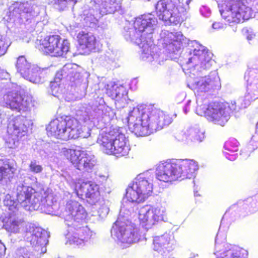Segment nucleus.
I'll use <instances>...</instances> for the list:
<instances>
[{
    "label": "nucleus",
    "instance_id": "774afa93",
    "mask_svg": "<svg viewBox=\"0 0 258 258\" xmlns=\"http://www.w3.org/2000/svg\"><path fill=\"white\" fill-rule=\"evenodd\" d=\"M69 258H75V257H73V256H71V257H70Z\"/></svg>",
    "mask_w": 258,
    "mask_h": 258
},
{
    "label": "nucleus",
    "instance_id": "dca6fc26",
    "mask_svg": "<svg viewBox=\"0 0 258 258\" xmlns=\"http://www.w3.org/2000/svg\"><path fill=\"white\" fill-rule=\"evenodd\" d=\"M179 160H169L161 162L157 166L156 169V178L157 179L165 182H172L181 178H188V171L189 168L180 167L179 169L176 168L178 172L180 173L178 175H174L176 171L174 168L175 164L178 163Z\"/></svg>",
    "mask_w": 258,
    "mask_h": 258
},
{
    "label": "nucleus",
    "instance_id": "cd10ccee",
    "mask_svg": "<svg viewBox=\"0 0 258 258\" xmlns=\"http://www.w3.org/2000/svg\"><path fill=\"white\" fill-rule=\"evenodd\" d=\"M77 39L82 49H87L89 51H92L98 45L95 37L91 33L82 31L78 34Z\"/></svg>",
    "mask_w": 258,
    "mask_h": 258
},
{
    "label": "nucleus",
    "instance_id": "de8ad7c7",
    "mask_svg": "<svg viewBox=\"0 0 258 258\" xmlns=\"http://www.w3.org/2000/svg\"><path fill=\"white\" fill-rule=\"evenodd\" d=\"M59 83L51 82L50 84V89L49 93L54 97H58L59 94L61 93V90L60 89Z\"/></svg>",
    "mask_w": 258,
    "mask_h": 258
},
{
    "label": "nucleus",
    "instance_id": "393cba45",
    "mask_svg": "<svg viewBox=\"0 0 258 258\" xmlns=\"http://www.w3.org/2000/svg\"><path fill=\"white\" fill-rule=\"evenodd\" d=\"M174 244V236L168 233L155 236L153 240V249L162 255L168 253L173 249Z\"/></svg>",
    "mask_w": 258,
    "mask_h": 258
},
{
    "label": "nucleus",
    "instance_id": "ddd939ff",
    "mask_svg": "<svg viewBox=\"0 0 258 258\" xmlns=\"http://www.w3.org/2000/svg\"><path fill=\"white\" fill-rule=\"evenodd\" d=\"M89 76L88 72L77 64L68 63L56 73L54 82L59 83L63 78H69L72 86H78L85 90L88 87Z\"/></svg>",
    "mask_w": 258,
    "mask_h": 258
},
{
    "label": "nucleus",
    "instance_id": "c03bdc74",
    "mask_svg": "<svg viewBox=\"0 0 258 258\" xmlns=\"http://www.w3.org/2000/svg\"><path fill=\"white\" fill-rule=\"evenodd\" d=\"M188 133V128L180 130L175 134V138L179 142H184L186 144H189Z\"/></svg>",
    "mask_w": 258,
    "mask_h": 258
},
{
    "label": "nucleus",
    "instance_id": "58836bf2",
    "mask_svg": "<svg viewBox=\"0 0 258 258\" xmlns=\"http://www.w3.org/2000/svg\"><path fill=\"white\" fill-rule=\"evenodd\" d=\"M3 202L4 205L7 207L8 209L12 211L13 213H15L21 207L17 199L15 200V198L9 194H7L5 196Z\"/></svg>",
    "mask_w": 258,
    "mask_h": 258
},
{
    "label": "nucleus",
    "instance_id": "c85d7f7f",
    "mask_svg": "<svg viewBox=\"0 0 258 258\" xmlns=\"http://www.w3.org/2000/svg\"><path fill=\"white\" fill-rule=\"evenodd\" d=\"M4 227L8 232L17 233L24 225V221L16 216V214H10L9 217L3 220Z\"/></svg>",
    "mask_w": 258,
    "mask_h": 258
},
{
    "label": "nucleus",
    "instance_id": "2eb2a0df",
    "mask_svg": "<svg viewBox=\"0 0 258 258\" xmlns=\"http://www.w3.org/2000/svg\"><path fill=\"white\" fill-rule=\"evenodd\" d=\"M250 9L240 0H229L224 9L220 10L221 16L229 23H239L250 17Z\"/></svg>",
    "mask_w": 258,
    "mask_h": 258
},
{
    "label": "nucleus",
    "instance_id": "680f3d73",
    "mask_svg": "<svg viewBox=\"0 0 258 258\" xmlns=\"http://www.w3.org/2000/svg\"><path fill=\"white\" fill-rule=\"evenodd\" d=\"M191 2V0H187L186 2V5L184 6V4L183 3V7L184 8H186V11H187V10L189 9V6H188V5L189 4V3H190Z\"/></svg>",
    "mask_w": 258,
    "mask_h": 258
},
{
    "label": "nucleus",
    "instance_id": "37998d69",
    "mask_svg": "<svg viewBox=\"0 0 258 258\" xmlns=\"http://www.w3.org/2000/svg\"><path fill=\"white\" fill-rule=\"evenodd\" d=\"M238 205L242 206L244 209H248L250 213L256 211L258 208V203L252 198L247 199L245 202H239Z\"/></svg>",
    "mask_w": 258,
    "mask_h": 258
},
{
    "label": "nucleus",
    "instance_id": "603ef678",
    "mask_svg": "<svg viewBox=\"0 0 258 258\" xmlns=\"http://www.w3.org/2000/svg\"><path fill=\"white\" fill-rule=\"evenodd\" d=\"M200 13L202 16L208 18L211 15V11L210 9L206 6H202L200 8Z\"/></svg>",
    "mask_w": 258,
    "mask_h": 258
},
{
    "label": "nucleus",
    "instance_id": "4c0bfd02",
    "mask_svg": "<svg viewBox=\"0 0 258 258\" xmlns=\"http://www.w3.org/2000/svg\"><path fill=\"white\" fill-rule=\"evenodd\" d=\"M70 44L67 39H63L58 42V46L50 55L53 56H63L69 51Z\"/></svg>",
    "mask_w": 258,
    "mask_h": 258
},
{
    "label": "nucleus",
    "instance_id": "5fc2aeb1",
    "mask_svg": "<svg viewBox=\"0 0 258 258\" xmlns=\"http://www.w3.org/2000/svg\"><path fill=\"white\" fill-rule=\"evenodd\" d=\"M100 61H102L104 59L106 61L107 63H110L114 61V58L112 57L105 54L104 56H101L100 58Z\"/></svg>",
    "mask_w": 258,
    "mask_h": 258
},
{
    "label": "nucleus",
    "instance_id": "a211bd4d",
    "mask_svg": "<svg viewBox=\"0 0 258 258\" xmlns=\"http://www.w3.org/2000/svg\"><path fill=\"white\" fill-rule=\"evenodd\" d=\"M27 120L23 116H17L9 121L7 132L11 136L7 143L10 148L18 147L20 140L27 134Z\"/></svg>",
    "mask_w": 258,
    "mask_h": 258
},
{
    "label": "nucleus",
    "instance_id": "864d4df0",
    "mask_svg": "<svg viewBox=\"0 0 258 258\" xmlns=\"http://www.w3.org/2000/svg\"><path fill=\"white\" fill-rule=\"evenodd\" d=\"M225 26V24L222 23L216 22L213 23L212 28L215 30H218L224 28Z\"/></svg>",
    "mask_w": 258,
    "mask_h": 258
},
{
    "label": "nucleus",
    "instance_id": "6ab92c4d",
    "mask_svg": "<svg viewBox=\"0 0 258 258\" xmlns=\"http://www.w3.org/2000/svg\"><path fill=\"white\" fill-rule=\"evenodd\" d=\"M221 225L220 226L219 230L215 238V247L214 254L217 258H245L243 255H247V251L244 249L240 248L236 246H232L225 242V236L223 235L221 238L223 240L219 239L221 237L220 231Z\"/></svg>",
    "mask_w": 258,
    "mask_h": 258
},
{
    "label": "nucleus",
    "instance_id": "20e7f679",
    "mask_svg": "<svg viewBox=\"0 0 258 258\" xmlns=\"http://www.w3.org/2000/svg\"><path fill=\"white\" fill-rule=\"evenodd\" d=\"M158 21L151 13L144 14L136 18L134 27L126 30L124 36L128 41L133 42L141 48V58L145 61H152L160 57L155 51L157 47L153 43V34L157 27Z\"/></svg>",
    "mask_w": 258,
    "mask_h": 258
},
{
    "label": "nucleus",
    "instance_id": "4468645a",
    "mask_svg": "<svg viewBox=\"0 0 258 258\" xmlns=\"http://www.w3.org/2000/svg\"><path fill=\"white\" fill-rule=\"evenodd\" d=\"M48 237L47 231L41 227L31 223L26 224L24 239L30 244L33 251L36 253L37 256H41L46 252V245L48 242Z\"/></svg>",
    "mask_w": 258,
    "mask_h": 258
},
{
    "label": "nucleus",
    "instance_id": "bf43d9fd",
    "mask_svg": "<svg viewBox=\"0 0 258 258\" xmlns=\"http://www.w3.org/2000/svg\"><path fill=\"white\" fill-rule=\"evenodd\" d=\"M190 103H191V101L190 100H188L187 102H186L184 107L183 108V111L184 112L185 114H187V112L189 111V106L190 105Z\"/></svg>",
    "mask_w": 258,
    "mask_h": 258
},
{
    "label": "nucleus",
    "instance_id": "09e8293b",
    "mask_svg": "<svg viewBox=\"0 0 258 258\" xmlns=\"http://www.w3.org/2000/svg\"><path fill=\"white\" fill-rule=\"evenodd\" d=\"M249 145L252 146V149L253 150L258 148V122L256 125L255 134L251 137Z\"/></svg>",
    "mask_w": 258,
    "mask_h": 258
},
{
    "label": "nucleus",
    "instance_id": "f8f14e48",
    "mask_svg": "<svg viewBox=\"0 0 258 258\" xmlns=\"http://www.w3.org/2000/svg\"><path fill=\"white\" fill-rule=\"evenodd\" d=\"M37 182V178L34 176L27 177L23 181H19L16 185L15 192L17 201L21 207L26 211H32L39 207V193L29 184Z\"/></svg>",
    "mask_w": 258,
    "mask_h": 258
},
{
    "label": "nucleus",
    "instance_id": "0eeeda50",
    "mask_svg": "<svg viewBox=\"0 0 258 258\" xmlns=\"http://www.w3.org/2000/svg\"><path fill=\"white\" fill-rule=\"evenodd\" d=\"M196 113L200 116H204L211 122L223 126L230 118V113L238 112L241 107L240 103L234 101L229 103L219 102H210L209 100L198 97Z\"/></svg>",
    "mask_w": 258,
    "mask_h": 258
},
{
    "label": "nucleus",
    "instance_id": "a878e982",
    "mask_svg": "<svg viewBox=\"0 0 258 258\" xmlns=\"http://www.w3.org/2000/svg\"><path fill=\"white\" fill-rule=\"evenodd\" d=\"M106 93L118 103H121L122 106L124 107L126 104L128 98L127 91L124 86L107 85L106 88Z\"/></svg>",
    "mask_w": 258,
    "mask_h": 258
},
{
    "label": "nucleus",
    "instance_id": "79ce46f5",
    "mask_svg": "<svg viewBox=\"0 0 258 258\" xmlns=\"http://www.w3.org/2000/svg\"><path fill=\"white\" fill-rule=\"evenodd\" d=\"M80 150H73L66 148H62L61 153L63 155L68 159H69L73 164L75 163L76 158L79 155Z\"/></svg>",
    "mask_w": 258,
    "mask_h": 258
},
{
    "label": "nucleus",
    "instance_id": "e433bc0d",
    "mask_svg": "<svg viewBox=\"0 0 258 258\" xmlns=\"http://www.w3.org/2000/svg\"><path fill=\"white\" fill-rule=\"evenodd\" d=\"M45 71V69H41L37 66L33 64L31 67V69L30 70V72H28V74L30 77H32L34 78V79H40V81L39 82L38 81L36 82H34L32 80L31 81L30 79L28 78L24 79L34 84H42L44 82Z\"/></svg>",
    "mask_w": 258,
    "mask_h": 258
},
{
    "label": "nucleus",
    "instance_id": "a19ab883",
    "mask_svg": "<svg viewBox=\"0 0 258 258\" xmlns=\"http://www.w3.org/2000/svg\"><path fill=\"white\" fill-rule=\"evenodd\" d=\"M40 256H37L36 253L30 248L22 247L17 251L15 258H38Z\"/></svg>",
    "mask_w": 258,
    "mask_h": 258
},
{
    "label": "nucleus",
    "instance_id": "ea45409f",
    "mask_svg": "<svg viewBox=\"0 0 258 258\" xmlns=\"http://www.w3.org/2000/svg\"><path fill=\"white\" fill-rule=\"evenodd\" d=\"M54 8L59 11H64L69 5L74 6L76 3V0H53Z\"/></svg>",
    "mask_w": 258,
    "mask_h": 258
},
{
    "label": "nucleus",
    "instance_id": "f257e3e1",
    "mask_svg": "<svg viewBox=\"0 0 258 258\" xmlns=\"http://www.w3.org/2000/svg\"><path fill=\"white\" fill-rule=\"evenodd\" d=\"M159 45L163 49V52L169 55V58L172 59L173 54H177L181 46L187 43L188 46V61L185 67L189 69V77L192 79L188 86L197 94L208 92L214 88L219 79L216 72L208 76H199L200 72L209 69L213 60L211 53L208 52L205 46L197 41H190L184 37L181 32H171L162 30L160 34Z\"/></svg>",
    "mask_w": 258,
    "mask_h": 258
},
{
    "label": "nucleus",
    "instance_id": "8fccbe9b",
    "mask_svg": "<svg viewBox=\"0 0 258 258\" xmlns=\"http://www.w3.org/2000/svg\"><path fill=\"white\" fill-rule=\"evenodd\" d=\"M98 215L101 218L106 217L109 212V208L104 204H102L98 210Z\"/></svg>",
    "mask_w": 258,
    "mask_h": 258
},
{
    "label": "nucleus",
    "instance_id": "6e6552de",
    "mask_svg": "<svg viewBox=\"0 0 258 258\" xmlns=\"http://www.w3.org/2000/svg\"><path fill=\"white\" fill-rule=\"evenodd\" d=\"M125 130L118 126L111 127L102 131L97 142L105 153L117 157L126 156L130 150V145L124 133Z\"/></svg>",
    "mask_w": 258,
    "mask_h": 258
},
{
    "label": "nucleus",
    "instance_id": "e2e57ef3",
    "mask_svg": "<svg viewBox=\"0 0 258 258\" xmlns=\"http://www.w3.org/2000/svg\"><path fill=\"white\" fill-rule=\"evenodd\" d=\"M251 70H253L254 72L255 73V70H258V67H257L256 66L254 67H253Z\"/></svg>",
    "mask_w": 258,
    "mask_h": 258
},
{
    "label": "nucleus",
    "instance_id": "2f4dec72",
    "mask_svg": "<svg viewBox=\"0 0 258 258\" xmlns=\"http://www.w3.org/2000/svg\"><path fill=\"white\" fill-rule=\"evenodd\" d=\"M31 65L26 59L24 56H19L17 61L16 67L18 73H20L21 76L24 78H28L34 82H39L40 80L39 78H35L30 77L28 74V72H30L31 69Z\"/></svg>",
    "mask_w": 258,
    "mask_h": 258
},
{
    "label": "nucleus",
    "instance_id": "7ed1b4c3",
    "mask_svg": "<svg viewBox=\"0 0 258 258\" xmlns=\"http://www.w3.org/2000/svg\"><path fill=\"white\" fill-rule=\"evenodd\" d=\"M87 215L86 210L79 202L70 200L64 204L63 201L60 217L64 219L67 227L65 236L70 244L82 246L94 237L95 233L84 225Z\"/></svg>",
    "mask_w": 258,
    "mask_h": 258
},
{
    "label": "nucleus",
    "instance_id": "423d86ee",
    "mask_svg": "<svg viewBox=\"0 0 258 258\" xmlns=\"http://www.w3.org/2000/svg\"><path fill=\"white\" fill-rule=\"evenodd\" d=\"M154 173L150 170L137 176L129 184L122 199L121 212L128 215L138 209V205L144 202L152 193Z\"/></svg>",
    "mask_w": 258,
    "mask_h": 258
},
{
    "label": "nucleus",
    "instance_id": "13d9d810",
    "mask_svg": "<svg viewBox=\"0 0 258 258\" xmlns=\"http://www.w3.org/2000/svg\"><path fill=\"white\" fill-rule=\"evenodd\" d=\"M6 249L5 245L0 241V258L5 254Z\"/></svg>",
    "mask_w": 258,
    "mask_h": 258
},
{
    "label": "nucleus",
    "instance_id": "a18cd8bd",
    "mask_svg": "<svg viewBox=\"0 0 258 258\" xmlns=\"http://www.w3.org/2000/svg\"><path fill=\"white\" fill-rule=\"evenodd\" d=\"M43 168L40 164L39 161L32 160L29 164V170L33 173L39 174L42 172Z\"/></svg>",
    "mask_w": 258,
    "mask_h": 258
},
{
    "label": "nucleus",
    "instance_id": "052dcab7",
    "mask_svg": "<svg viewBox=\"0 0 258 258\" xmlns=\"http://www.w3.org/2000/svg\"><path fill=\"white\" fill-rule=\"evenodd\" d=\"M235 207H236V206H235V205H233V206H232L230 208V209L229 210V211H226V213H225V214H224V216H223V218H222V220H221V223H222V222L224 221V219L227 217V216H228V215L229 213L230 212V211H231V210H232L234 209Z\"/></svg>",
    "mask_w": 258,
    "mask_h": 258
},
{
    "label": "nucleus",
    "instance_id": "3c124183",
    "mask_svg": "<svg viewBox=\"0 0 258 258\" xmlns=\"http://www.w3.org/2000/svg\"><path fill=\"white\" fill-rule=\"evenodd\" d=\"M106 2V0H91L90 7L99 10L103 4Z\"/></svg>",
    "mask_w": 258,
    "mask_h": 258
},
{
    "label": "nucleus",
    "instance_id": "72a5a7b5",
    "mask_svg": "<svg viewBox=\"0 0 258 258\" xmlns=\"http://www.w3.org/2000/svg\"><path fill=\"white\" fill-rule=\"evenodd\" d=\"M121 7V4L116 0H106L98 10L103 16L118 12L120 10Z\"/></svg>",
    "mask_w": 258,
    "mask_h": 258
},
{
    "label": "nucleus",
    "instance_id": "bb28decb",
    "mask_svg": "<svg viewBox=\"0 0 258 258\" xmlns=\"http://www.w3.org/2000/svg\"><path fill=\"white\" fill-rule=\"evenodd\" d=\"M102 16V15L98 10L89 6L88 9L85 7L82 18L83 19L84 26L95 28L97 25L98 20Z\"/></svg>",
    "mask_w": 258,
    "mask_h": 258
},
{
    "label": "nucleus",
    "instance_id": "69168bd1",
    "mask_svg": "<svg viewBox=\"0 0 258 258\" xmlns=\"http://www.w3.org/2000/svg\"><path fill=\"white\" fill-rule=\"evenodd\" d=\"M198 255H195L194 254L193 256H191L190 258H196V257H198Z\"/></svg>",
    "mask_w": 258,
    "mask_h": 258
},
{
    "label": "nucleus",
    "instance_id": "6e6d98bb",
    "mask_svg": "<svg viewBox=\"0 0 258 258\" xmlns=\"http://www.w3.org/2000/svg\"><path fill=\"white\" fill-rule=\"evenodd\" d=\"M246 33V38L248 40H251L255 37V34L251 30H247Z\"/></svg>",
    "mask_w": 258,
    "mask_h": 258
},
{
    "label": "nucleus",
    "instance_id": "1a4fd4ad",
    "mask_svg": "<svg viewBox=\"0 0 258 258\" xmlns=\"http://www.w3.org/2000/svg\"><path fill=\"white\" fill-rule=\"evenodd\" d=\"M10 21L15 24L23 23L33 26L37 22V17L45 10V3L42 0H30L24 3L16 2L9 9Z\"/></svg>",
    "mask_w": 258,
    "mask_h": 258
},
{
    "label": "nucleus",
    "instance_id": "c756f323",
    "mask_svg": "<svg viewBox=\"0 0 258 258\" xmlns=\"http://www.w3.org/2000/svg\"><path fill=\"white\" fill-rule=\"evenodd\" d=\"M61 38L59 35H52L46 37L39 41V49L44 53L51 55L58 46Z\"/></svg>",
    "mask_w": 258,
    "mask_h": 258
},
{
    "label": "nucleus",
    "instance_id": "9d476101",
    "mask_svg": "<svg viewBox=\"0 0 258 258\" xmlns=\"http://www.w3.org/2000/svg\"><path fill=\"white\" fill-rule=\"evenodd\" d=\"M127 212L126 210L122 213L120 207L119 217L112 227L111 234L121 243L131 244L145 238L136 225L128 220V216L132 213L127 215Z\"/></svg>",
    "mask_w": 258,
    "mask_h": 258
},
{
    "label": "nucleus",
    "instance_id": "0e129e2a",
    "mask_svg": "<svg viewBox=\"0 0 258 258\" xmlns=\"http://www.w3.org/2000/svg\"><path fill=\"white\" fill-rule=\"evenodd\" d=\"M137 83V80L136 79H134L132 81V84H136Z\"/></svg>",
    "mask_w": 258,
    "mask_h": 258
},
{
    "label": "nucleus",
    "instance_id": "f03ea898",
    "mask_svg": "<svg viewBox=\"0 0 258 258\" xmlns=\"http://www.w3.org/2000/svg\"><path fill=\"white\" fill-rule=\"evenodd\" d=\"M78 119L70 116L58 117L51 120L46 126L48 136H53L63 140L76 139L79 137L87 138L90 133L84 135L83 127L79 121L87 123L95 120L101 122L104 125L108 124L115 116L113 110L104 104V100L100 99L99 102H95L92 106L81 105L78 106L76 113Z\"/></svg>",
    "mask_w": 258,
    "mask_h": 258
},
{
    "label": "nucleus",
    "instance_id": "f3484780",
    "mask_svg": "<svg viewBox=\"0 0 258 258\" xmlns=\"http://www.w3.org/2000/svg\"><path fill=\"white\" fill-rule=\"evenodd\" d=\"M139 219L140 225L146 229H151L160 222L167 220L165 208L151 205H146L140 209Z\"/></svg>",
    "mask_w": 258,
    "mask_h": 258
},
{
    "label": "nucleus",
    "instance_id": "5701e85b",
    "mask_svg": "<svg viewBox=\"0 0 258 258\" xmlns=\"http://www.w3.org/2000/svg\"><path fill=\"white\" fill-rule=\"evenodd\" d=\"M3 100L8 107L17 112L26 111L30 108L31 101L28 98L13 92H10L3 96Z\"/></svg>",
    "mask_w": 258,
    "mask_h": 258
},
{
    "label": "nucleus",
    "instance_id": "473e14b6",
    "mask_svg": "<svg viewBox=\"0 0 258 258\" xmlns=\"http://www.w3.org/2000/svg\"><path fill=\"white\" fill-rule=\"evenodd\" d=\"M238 141L234 138L230 139L225 143L223 153L225 157L229 160H235L237 156V154L235 153L238 150Z\"/></svg>",
    "mask_w": 258,
    "mask_h": 258
},
{
    "label": "nucleus",
    "instance_id": "b1692460",
    "mask_svg": "<svg viewBox=\"0 0 258 258\" xmlns=\"http://www.w3.org/2000/svg\"><path fill=\"white\" fill-rule=\"evenodd\" d=\"M79 153L73 165L83 172L91 171L96 164L94 155L91 152L86 150H80Z\"/></svg>",
    "mask_w": 258,
    "mask_h": 258
},
{
    "label": "nucleus",
    "instance_id": "4be33fe9",
    "mask_svg": "<svg viewBox=\"0 0 258 258\" xmlns=\"http://www.w3.org/2000/svg\"><path fill=\"white\" fill-rule=\"evenodd\" d=\"M39 207L33 211H39L42 213L60 216L62 204H58L53 195H48L43 197L39 194L38 197Z\"/></svg>",
    "mask_w": 258,
    "mask_h": 258
},
{
    "label": "nucleus",
    "instance_id": "4d7b16f0",
    "mask_svg": "<svg viewBox=\"0 0 258 258\" xmlns=\"http://www.w3.org/2000/svg\"><path fill=\"white\" fill-rule=\"evenodd\" d=\"M10 75L4 71H0V79H7L9 78Z\"/></svg>",
    "mask_w": 258,
    "mask_h": 258
},
{
    "label": "nucleus",
    "instance_id": "f704fd0d",
    "mask_svg": "<svg viewBox=\"0 0 258 258\" xmlns=\"http://www.w3.org/2000/svg\"><path fill=\"white\" fill-rule=\"evenodd\" d=\"M15 169L7 159H0V181L10 179L13 176Z\"/></svg>",
    "mask_w": 258,
    "mask_h": 258
},
{
    "label": "nucleus",
    "instance_id": "c9c22d12",
    "mask_svg": "<svg viewBox=\"0 0 258 258\" xmlns=\"http://www.w3.org/2000/svg\"><path fill=\"white\" fill-rule=\"evenodd\" d=\"M188 136L189 143L201 142L205 139V131L200 128L198 125H195L188 128Z\"/></svg>",
    "mask_w": 258,
    "mask_h": 258
},
{
    "label": "nucleus",
    "instance_id": "9b49d317",
    "mask_svg": "<svg viewBox=\"0 0 258 258\" xmlns=\"http://www.w3.org/2000/svg\"><path fill=\"white\" fill-rule=\"evenodd\" d=\"M159 19L167 25H176L186 18V8L183 7V0H160L156 5Z\"/></svg>",
    "mask_w": 258,
    "mask_h": 258
},
{
    "label": "nucleus",
    "instance_id": "aec40b11",
    "mask_svg": "<svg viewBox=\"0 0 258 258\" xmlns=\"http://www.w3.org/2000/svg\"><path fill=\"white\" fill-rule=\"evenodd\" d=\"M254 74L253 70H250L244 76L247 82L246 92L244 97L238 100L242 108H246L251 101L258 99V75Z\"/></svg>",
    "mask_w": 258,
    "mask_h": 258
},
{
    "label": "nucleus",
    "instance_id": "412c9836",
    "mask_svg": "<svg viewBox=\"0 0 258 258\" xmlns=\"http://www.w3.org/2000/svg\"><path fill=\"white\" fill-rule=\"evenodd\" d=\"M76 194L81 199H86L87 202L91 205H95L100 200L99 186L92 182H80L76 183Z\"/></svg>",
    "mask_w": 258,
    "mask_h": 258
},
{
    "label": "nucleus",
    "instance_id": "49530a36",
    "mask_svg": "<svg viewBox=\"0 0 258 258\" xmlns=\"http://www.w3.org/2000/svg\"><path fill=\"white\" fill-rule=\"evenodd\" d=\"M10 45V41L6 37L0 34V57L7 52Z\"/></svg>",
    "mask_w": 258,
    "mask_h": 258
},
{
    "label": "nucleus",
    "instance_id": "39448f33",
    "mask_svg": "<svg viewBox=\"0 0 258 258\" xmlns=\"http://www.w3.org/2000/svg\"><path fill=\"white\" fill-rule=\"evenodd\" d=\"M130 130L137 136H146L172 122L171 118L152 105H138L130 112L127 117Z\"/></svg>",
    "mask_w": 258,
    "mask_h": 258
},
{
    "label": "nucleus",
    "instance_id": "7c9ffc66",
    "mask_svg": "<svg viewBox=\"0 0 258 258\" xmlns=\"http://www.w3.org/2000/svg\"><path fill=\"white\" fill-rule=\"evenodd\" d=\"M176 167L174 168H171V169L175 170L174 175H178L179 172L176 168L179 169L180 167H183L185 168H189L188 171V178L195 177L199 170V164L197 161L194 160L190 159H180L179 160L178 163L175 164Z\"/></svg>",
    "mask_w": 258,
    "mask_h": 258
},
{
    "label": "nucleus",
    "instance_id": "338daca9",
    "mask_svg": "<svg viewBox=\"0 0 258 258\" xmlns=\"http://www.w3.org/2000/svg\"><path fill=\"white\" fill-rule=\"evenodd\" d=\"M102 63H103V64H104V65H105V62H102Z\"/></svg>",
    "mask_w": 258,
    "mask_h": 258
}]
</instances>
